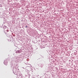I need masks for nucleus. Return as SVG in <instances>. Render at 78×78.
I'll use <instances>...</instances> for the list:
<instances>
[{"label":"nucleus","instance_id":"nucleus-1","mask_svg":"<svg viewBox=\"0 0 78 78\" xmlns=\"http://www.w3.org/2000/svg\"><path fill=\"white\" fill-rule=\"evenodd\" d=\"M26 28H27V26H26Z\"/></svg>","mask_w":78,"mask_h":78}]
</instances>
